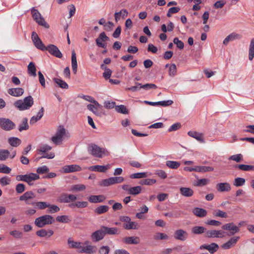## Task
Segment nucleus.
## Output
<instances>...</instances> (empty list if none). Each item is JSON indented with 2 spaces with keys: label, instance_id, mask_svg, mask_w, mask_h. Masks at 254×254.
I'll use <instances>...</instances> for the list:
<instances>
[{
  "label": "nucleus",
  "instance_id": "5",
  "mask_svg": "<svg viewBox=\"0 0 254 254\" xmlns=\"http://www.w3.org/2000/svg\"><path fill=\"white\" fill-rule=\"evenodd\" d=\"M33 98L30 95L23 100H18L14 103V106L20 111L29 109L33 105Z\"/></svg>",
  "mask_w": 254,
  "mask_h": 254
},
{
  "label": "nucleus",
  "instance_id": "32",
  "mask_svg": "<svg viewBox=\"0 0 254 254\" xmlns=\"http://www.w3.org/2000/svg\"><path fill=\"white\" fill-rule=\"evenodd\" d=\"M104 235L108 234V235H114L118 233V229L116 227H108L106 226H102L101 227Z\"/></svg>",
  "mask_w": 254,
  "mask_h": 254
},
{
  "label": "nucleus",
  "instance_id": "6",
  "mask_svg": "<svg viewBox=\"0 0 254 254\" xmlns=\"http://www.w3.org/2000/svg\"><path fill=\"white\" fill-rule=\"evenodd\" d=\"M55 219L50 215H44L37 218L34 221L35 225L39 228H42L47 225L52 224L55 222Z\"/></svg>",
  "mask_w": 254,
  "mask_h": 254
},
{
  "label": "nucleus",
  "instance_id": "4",
  "mask_svg": "<svg viewBox=\"0 0 254 254\" xmlns=\"http://www.w3.org/2000/svg\"><path fill=\"white\" fill-rule=\"evenodd\" d=\"M88 151L90 154L98 158H102L110 154L109 151L107 149L100 147L95 144H91L88 146Z\"/></svg>",
  "mask_w": 254,
  "mask_h": 254
},
{
  "label": "nucleus",
  "instance_id": "63",
  "mask_svg": "<svg viewBox=\"0 0 254 254\" xmlns=\"http://www.w3.org/2000/svg\"><path fill=\"white\" fill-rule=\"evenodd\" d=\"M173 42L179 49H183L184 48V43L182 41L180 40L178 38H175L173 40Z\"/></svg>",
  "mask_w": 254,
  "mask_h": 254
},
{
  "label": "nucleus",
  "instance_id": "7",
  "mask_svg": "<svg viewBox=\"0 0 254 254\" xmlns=\"http://www.w3.org/2000/svg\"><path fill=\"white\" fill-rule=\"evenodd\" d=\"M39 179L38 174L30 173L25 175H19L16 176V180L17 181H24L31 186L33 185L32 182Z\"/></svg>",
  "mask_w": 254,
  "mask_h": 254
},
{
  "label": "nucleus",
  "instance_id": "46",
  "mask_svg": "<svg viewBox=\"0 0 254 254\" xmlns=\"http://www.w3.org/2000/svg\"><path fill=\"white\" fill-rule=\"evenodd\" d=\"M135 84L139 86L140 88H143L145 90H148L151 89H155L157 88V86L153 83H147L144 85L138 82H135Z\"/></svg>",
  "mask_w": 254,
  "mask_h": 254
},
{
  "label": "nucleus",
  "instance_id": "21",
  "mask_svg": "<svg viewBox=\"0 0 254 254\" xmlns=\"http://www.w3.org/2000/svg\"><path fill=\"white\" fill-rule=\"evenodd\" d=\"M104 236V232L102 228H101L100 230H97L92 234L91 238L93 242H97L102 240Z\"/></svg>",
  "mask_w": 254,
  "mask_h": 254
},
{
  "label": "nucleus",
  "instance_id": "13",
  "mask_svg": "<svg viewBox=\"0 0 254 254\" xmlns=\"http://www.w3.org/2000/svg\"><path fill=\"white\" fill-rule=\"evenodd\" d=\"M31 38L35 46L37 49L42 51L46 50V46L43 43L42 41L39 38L37 34L35 32H32Z\"/></svg>",
  "mask_w": 254,
  "mask_h": 254
},
{
  "label": "nucleus",
  "instance_id": "61",
  "mask_svg": "<svg viewBox=\"0 0 254 254\" xmlns=\"http://www.w3.org/2000/svg\"><path fill=\"white\" fill-rule=\"evenodd\" d=\"M10 182L11 180L7 176H5L0 178V184L2 186L8 185L10 184Z\"/></svg>",
  "mask_w": 254,
  "mask_h": 254
},
{
  "label": "nucleus",
  "instance_id": "54",
  "mask_svg": "<svg viewBox=\"0 0 254 254\" xmlns=\"http://www.w3.org/2000/svg\"><path fill=\"white\" fill-rule=\"evenodd\" d=\"M246 180L244 178L238 177L235 179L233 184L236 187H241L245 185Z\"/></svg>",
  "mask_w": 254,
  "mask_h": 254
},
{
  "label": "nucleus",
  "instance_id": "41",
  "mask_svg": "<svg viewBox=\"0 0 254 254\" xmlns=\"http://www.w3.org/2000/svg\"><path fill=\"white\" fill-rule=\"evenodd\" d=\"M151 175V173L147 172H140L132 174L130 175L129 177L131 179H141L146 178Z\"/></svg>",
  "mask_w": 254,
  "mask_h": 254
},
{
  "label": "nucleus",
  "instance_id": "15",
  "mask_svg": "<svg viewBox=\"0 0 254 254\" xmlns=\"http://www.w3.org/2000/svg\"><path fill=\"white\" fill-rule=\"evenodd\" d=\"M109 40V37L106 36L105 33L103 32L101 33L98 37L96 39V43L98 47L102 48H106L107 43L105 42Z\"/></svg>",
  "mask_w": 254,
  "mask_h": 254
},
{
  "label": "nucleus",
  "instance_id": "10",
  "mask_svg": "<svg viewBox=\"0 0 254 254\" xmlns=\"http://www.w3.org/2000/svg\"><path fill=\"white\" fill-rule=\"evenodd\" d=\"M124 181V178L122 177H112L108 179L103 180L101 182L102 186L108 187L115 184L122 183Z\"/></svg>",
  "mask_w": 254,
  "mask_h": 254
},
{
  "label": "nucleus",
  "instance_id": "47",
  "mask_svg": "<svg viewBox=\"0 0 254 254\" xmlns=\"http://www.w3.org/2000/svg\"><path fill=\"white\" fill-rule=\"evenodd\" d=\"M78 97H80V98L84 99L85 100L87 101L90 103H93L94 105H95L97 106H99V107L100 106V105L98 103V102L97 101H96L94 98H93L92 97H91L90 96L82 95H79Z\"/></svg>",
  "mask_w": 254,
  "mask_h": 254
},
{
  "label": "nucleus",
  "instance_id": "53",
  "mask_svg": "<svg viewBox=\"0 0 254 254\" xmlns=\"http://www.w3.org/2000/svg\"><path fill=\"white\" fill-rule=\"evenodd\" d=\"M229 160L234 161L237 163L243 161V155L240 153L233 155L229 157Z\"/></svg>",
  "mask_w": 254,
  "mask_h": 254
},
{
  "label": "nucleus",
  "instance_id": "50",
  "mask_svg": "<svg viewBox=\"0 0 254 254\" xmlns=\"http://www.w3.org/2000/svg\"><path fill=\"white\" fill-rule=\"evenodd\" d=\"M138 224L136 222L131 221V220L127 223L124 224V228L127 230L137 229Z\"/></svg>",
  "mask_w": 254,
  "mask_h": 254
},
{
  "label": "nucleus",
  "instance_id": "56",
  "mask_svg": "<svg viewBox=\"0 0 254 254\" xmlns=\"http://www.w3.org/2000/svg\"><path fill=\"white\" fill-rule=\"evenodd\" d=\"M213 214L216 217H219L221 218H227V214L226 212L223 211L220 209L215 210L213 211Z\"/></svg>",
  "mask_w": 254,
  "mask_h": 254
},
{
  "label": "nucleus",
  "instance_id": "34",
  "mask_svg": "<svg viewBox=\"0 0 254 254\" xmlns=\"http://www.w3.org/2000/svg\"><path fill=\"white\" fill-rule=\"evenodd\" d=\"M71 66L73 72L74 73H76L77 70V63L76 54L74 50H73L71 53Z\"/></svg>",
  "mask_w": 254,
  "mask_h": 254
},
{
  "label": "nucleus",
  "instance_id": "52",
  "mask_svg": "<svg viewBox=\"0 0 254 254\" xmlns=\"http://www.w3.org/2000/svg\"><path fill=\"white\" fill-rule=\"evenodd\" d=\"M48 208L47 212L49 213H57L60 210V208L58 206L54 204H50L49 203Z\"/></svg>",
  "mask_w": 254,
  "mask_h": 254
},
{
  "label": "nucleus",
  "instance_id": "29",
  "mask_svg": "<svg viewBox=\"0 0 254 254\" xmlns=\"http://www.w3.org/2000/svg\"><path fill=\"white\" fill-rule=\"evenodd\" d=\"M123 242L126 244H137L139 243V238L134 236L125 237Z\"/></svg>",
  "mask_w": 254,
  "mask_h": 254
},
{
  "label": "nucleus",
  "instance_id": "44",
  "mask_svg": "<svg viewBox=\"0 0 254 254\" xmlns=\"http://www.w3.org/2000/svg\"><path fill=\"white\" fill-rule=\"evenodd\" d=\"M254 58V38H253L250 42L249 49V59L252 61Z\"/></svg>",
  "mask_w": 254,
  "mask_h": 254
},
{
  "label": "nucleus",
  "instance_id": "42",
  "mask_svg": "<svg viewBox=\"0 0 254 254\" xmlns=\"http://www.w3.org/2000/svg\"><path fill=\"white\" fill-rule=\"evenodd\" d=\"M28 73L31 76H36V68L33 62H30L27 66Z\"/></svg>",
  "mask_w": 254,
  "mask_h": 254
},
{
  "label": "nucleus",
  "instance_id": "33",
  "mask_svg": "<svg viewBox=\"0 0 254 254\" xmlns=\"http://www.w3.org/2000/svg\"><path fill=\"white\" fill-rule=\"evenodd\" d=\"M234 168L243 171H251L254 170V166L249 165L236 164L234 166Z\"/></svg>",
  "mask_w": 254,
  "mask_h": 254
},
{
  "label": "nucleus",
  "instance_id": "62",
  "mask_svg": "<svg viewBox=\"0 0 254 254\" xmlns=\"http://www.w3.org/2000/svg\"><path fill=\"white\" fill-rule=\"evenodd\" d=\"M11 171V169L4 164H0V173L9 174Z\"/></svg>",
  "mask_w": 254,
  "mask_h": 254
},
{
  "label": "nucleus",
  "instance_id": "39",
  "mask_svg": "<svg viewBox=\"0 0 254 254\" xmlns=\"http://www.w3.org/2000/svg\"><path fill=\"white\" fill-rule=\"evenodd\" d=\"M29 128V125L28 124V119L26 118H24L22 119L21 123L18 127V130L20 132L27 130Z\"/></svg>",
  "mask_w": 254,
  "mask_h": 254
},
{
  "label": "nucleus",
  "instance_id": "18",
  "mask_svg": "<svg viewBox=\"0 0 254 254\" xmlns=\"http://www.w3.org/2000/svg\"><path fill=\"white\" fill-rule=\"evenodd\" d=\"M188 237V233L183 229L177 230L174 233V238L177 240L185 241L187 239Z\"/></svg>",
  "mask_w": 254,
  "mask_h": 254
},
{
  "label": "nucleus",
  "instance_id": "14",
  "mask_svg": "<svg viewBox=\"0 0 254 254\" xmlns=\"http://www.w3.org/2000/svg\"><path fill=\"white\" fill-rule=\"evenodd\" d=\"M45 51H48L51 55L57 58H62L63 57V54L59 48L54 45L50 44L46 47Z\"/></svg>",
  "mask_w": 254,
  "mask_h": 254
},
{
  "label": "nucleus",
  "instance_id": "23",
  "mask_svg": "<svg viewBox=\"0 0 254 254\" xmlns=\"http://www.w3.org/2000/svg\"><path fill=\"white\" fill-rule=\"evenodd\" d=\"M8 93L11 96L14 97H19L24 93V90L22 88H10L8 90Z\"/></svg>",
  "mask_w": 254,
  "mask_h": 254
},
{
  "label": "nucleus",
  "instance_id": "60",
  "mask_svg": "<svg viewBox=\"0 0 254 254\" xmlns=\"http://www.w3.org/2000/svg\"><path fill=\"white\" fill-rule=\"evenodd\" d=\"M168 238L169 237L167 234L162 233H157L154 236V239L156 240H167Z\"/></svg>",
  "mask_w": 254,
  "mask_h": 254
},
{
  "label": "nucleus",
  "instance_id": "58",
  "mask_svg": "<svg viewBox=\"0 0 254 254\" xmlns=\"http://www.w3.org/2000/svg\"><path fill=\"white\" fill-rule=\"evenodd\" d=\"M56 220L58 222L67 223H68L70 220L67 215L58 216L56 217Z\"/></svg>",
  "mask_w": 254,
  "mask_h": 254
},
{
  "label": "nucleus",
  "instance_id": "59",
  "mask_svg": "<svg viewBox=\"0 0 254 254\" xmlns=\"http://www.w3.org/2000/svg\"><path fill=\"white\" fill-rule=\"evenodd\" d=\"M156 182V180L152 179H146L141 180L139 184L141 185H152Z\"/></svg>",
  "mask_w": 254,
  "mask_h": 254
},
{
  "label": "nucleus",
  "instance_id": "24",
  "mask_svg": "<svg viewBox=\"0 0 254 254\" xmlns=\"http://www.w3.org/2000/svg\"><path fill=\"white\" fill-rule=\"evenodd\" d=\"M239 239V237H235L231 238L227 242L222 246V248L225 250L229 249L237 243Z\"/></svg>",
  "mask_w": 254,
  "mask_h": 254
},
{
  "label": "nucleus",
  "instance_id": "57",
  "mask_svg": "<svg viewBox=\"0 0 254 254\" xmlns=\"http://www.w3.org/2000/svg\"><path fill=\"white\" fill-rule=\"evenodd\" d=\"M219 248L218 245L214 243H212L210 245H208L207 251L209 252L210 254H213L216 252Z\"/></svg>",
  "mask_w": 254,
  "mask_h": 254
},
{
  "label": "nucleus",
  "instance_id": "26",
  "mask_svg": "<svg viewBox=\"0 0 254 254\" xmlns=\"http://www.w3.org/2000/svg\"><path fill=\"white\" fill-rule=\"evenodd\" d=\"M88 200L91 203H99L103 202L106 197L103 195H91L88 198Z\"/></svg>",
  "mask_w": 254,
  "mask_h": 254
},
{
  "label": "nucleus",
  "instance_id": "1",
  "mask_svg": "<svg viewBox=\"0 0 254 254\" xmlns=\"http://www.w3.org/2000/svg\"><path fill=\"white\" fill-rule=\"evenodd\" d=\"M67 243L70 248L77 249L79 253L92 254L96 251V247L92 245L89 241L80 242L74 241L71 238H69Z\"/></svg>",
  "mask_w": 254,
  "mask_h": 254
},
{
  "label": "nucleus",
  "instance_id": "8",
  "mask_svg": "<svg viewBox=\"0 0 254 254\" xmlns=\"http://www.w3.org/2000/svg\"><path fill=\"white\" fill-rule=\"evenodd\" d=\"M52 147L47 144H42L39 146L38 151L39 153L42 154V156L41 158L53 159L55 157V153L54 152L47 153L48 151L51 150Z\"/></svg>",
  "mask_w": 254,
  "mask_h": 254
},
{
  "label": "nucleus",
  "instance_id": "31",
  "mask_svg": "<svg viewBox=\"0 0 254 254\" xmlns=\"http://www.w3.org/2000/svg\"><path fill=\"white\" fill-rule=\"evenodd\" d=\"M180 191L182 195L186 197H190L193 194V190L190 188L181 187Z\"/></svg>",
  "mask_w": 254,
  "mask_h": 254
},
{
  "label": "nucleus",
  "instance_id": "12",
  "mask_svg": "<svg viewBox=\"0 0 254 254\" xmlns=\"http://www.w3.org/2000/svg\"><path fill=\"white\" fill-rule=\"evenodd\" d=\"M122 189L124 190L127 191L128 194L136 195L139 194L142 190L141 186H135L130 187L128 185H124L122 186Z\"/></svg>",
  "mask_w": 254,
  "mask_h": 254
},
{
  "label": "nucleus",
  "instance_id": "36",
  "mask_svg": "<svg viewBox=\"0 0 254 254\" xmlns=\"http://www.w3.org/2000/svg\"><path fill=\"white\" fill-rule=\"evenodd\" d=\"M193 214L199 217H203L207 215V211L201 208L195 207L193 209Z\"/></svg>",
  "mask_w": 254,
  "mask_h": 254
},
{
  "label": "nucleus",
  "instance_id": "64",
  "mask_svg": "<svg viewBox=\"0 0 254 254\" xmlns=\"http://www.w3.org/2000/svg\"><path fill=\"white\" fill-rule=\"evenodd\" d=\"M25 190V186L23 184L19 183L16 185L15 190L17 193H21L24 191Z\"/></svg>",
  "mask_w": 254,
  "mask_h": 254
},
{
  "label": "nucleus",
  "instance_id": "16",
  "mask_svg": "<svg viewBox=\"0 0 254 254\" xmlns=\"http://www.w3.org/2000/svg\"><path fill=\"white\" fill-rule=\"evenodd\" d=\"M82 170V168L78 165L72 164L65 165L62 167V171L64 173H70L75 172H79Z\"/></svg>",
  "mask_w": 254,
  "mask_h": 254
},
{
  "label": "nucleus",
  "instance_id": "2",
  "mask_svg": "<svg viewBox=\"0 0 254 254\" xmlns=\"http://www.w3.org/2000/svg\"><path fill=\"white\" fill-rule=\"evenodd\" d=\"M36 194L33 191H28L19 197V200L20 201H24L26 204L33 205L36 208L41 210L48 208V206H49L48 202L44 201L35 202L31 201V200L34 198Z\"/></svg>",
  "mask_w": 254,
  "mask_h": 254
},
{
  "label": "nucleus",
  "instance_id": "20",
  "mask_svg": "<svg viewBox=\"0 0 254 254\" xmlns=\"http://www.w3.org/2000/svg\"><path fill=\"white\" fill-rule=\"evenodd\" d=\"M143 103L151 106H161L163 107H167L172 105L173 103L171 100H168L167 101H161L158 102H151L148 101H144Z\"/></svg>",
  "mask_w": 254,
  "mask_h": 254
},
{
  "label": "nucleus",
  "instance_id": "22",
  "mask_svg": "<svg viewBox=\"0 0 254 254\" xmlns=\"http://www.w3.org/2000/svg\"><path fill=\"white\" fill-rule=\"evenodd\" d=\"M77 197L75 195L71 194H64L60 197V201L62 203H69L73 202L76 200Z\"/></svg>",
  "mask_w": 254,
  "mask_h": 254
},
{
  "label": "nucleus",
  "instance_id": "37",
  "mask_svg": "<svg viewBox=\"0 0 254 254\" xmlns=\"http://www.w3.org/2000/svg\"><path fill=\"white\" fill-rule=\"evenodd\" d=\"M109 168V165L107 166H101V165H95L92 166L89 168L92 171H97L99 172H105Z\"/></svg>",
  "mask_w": 254,
  "mask_h": 254
},
{
  "label": "nucleus",
  "instance_id": "38",
  "mask_svg": "<svg viewBox=\"0 0 254 254\" xmlns=\"http://www.w3.org/2000/svg\"><path fill=\"white\" fill-rule=\"evenodd\" d=\"M196 172L199 173H205L211 172L214 170V168L210 166H195Z\"/></svg>",
  "mask_w": 254,
  "mask_h": 254
},
{
  "label": "nucleus",
  "instance_id": "25",
  "mask_svg": "<svg viewBox=\"0 0 254 254\" xmlns=\"http://www.w3.org/2000/svg\"><path fill=\"white\" fill-rule=\"evenodd\" d=\"M241 36L238 34L233 32L227 36L223 40V44L227 45L230 42L233 41L236 39H240Z\"/></svg>",
  "mask_w": 254,
  "mask_h": 254
},
{
  "label": "nucleus",
  "instance_id": "48",
  "mask_svg": "<svg viewBox=\"0 0 254 254\" xmlns=\"http://www.w3.org/2000/svg\"><path fill=\"white\" fill-rule=\"evenodd\" d=\"M180 163L179 162L175 161H167L166 165L169 168L173 169H176L180 166Z\"/></svg>",
  "mask_w": 254,
  "mask_h": 254
},
{
  "label": "nucleus",
  "instance_id": "35",
  "mask_svg": "<svg viewBox=\"0 0 254 254\" xmlns=\"http://www.w3.org/2000/svg\"><path fill=\"white\" fill-rule=\"evenodd\" d=\"M8 143L12 147H18L21 143V140L16 137H10L8 139Z\"/></svg>",
  "mask_w": 254,
  "mask_h": 254
},
{
  "label": "nucleus",
  "instance_id": "45",
  "mask_svg": "<svg viewBox=\"0 0 254 254\" xmlns=\"http://www.w3.org/2000/svg\"><path fill=\"white\" fill-rule=\"evenodd\" d=\"M53 81L62 89H67L68 84L64 80L59 78H54Z\"/></svg>",
  "mask_w": 254,
  "mask_h": 254
},
{
  "label": "nucleus",
  "instance_id": "27",
  "mask_svg": "<svg viewBox=\"0 0 254 254\" xmlns=\"http://www.w3.org/2000/svg\"><path fill=\"white\" fill-rule=\"evenodd\" d=\"M217 189L221 192L229 191L231 190V186L228 183H220L217 185Z\"/></svg>",
  "mask_w": 254,
  "mask_h": 254
},
{
  "label": "nucleus",
  "instance_id": "11",
  "mask_svg": "<svg viewBox=\"0 0 254 254\" xmlns=\"http://www.w3.org/2000/svg\"><path fill=\"white\" fill-rule=\"evenodd\" d=\"M15 124L9 119L0 118V127L5 130H10L15 127Z\"/></svg>",
  "mask_w": 254,
  "mask_h": 254
},
{
  "label": "nucleus",
  "instance_id": "40",
  "mask_svg": "<svg viewBox=\"0 0 254 254\" xmlns=\"http://www.w3.org/2000/svg\"><path fill=\"white\" fill-rule=\"evenodd\" d=\"M188 135L190 136V137H192L195 139H196L197 140L203 142V138L202 137V135L201 133H200L199 132H197L196 131H189L188 133Z\"/></svg>",
  "mask_w": 254,
  "mask_h": 254
},
{
  "label": "nucleus",
  "instance_id": "30",
  "mask_svg": "<svg viewBox=\"0 0 254 254\" xmlns=\"http://www.w3.org/2000/svg\"><path fill=\"white\" fill-rule=\"evenodd\" d=\"M54 234V231L52 230L47 231L45 229H41L36 232V235L40 237H50Z\"/></svg>",
  "mask_w": 254,
  "mask_h": 254
},
{
  "label": "nucleus",
  "instance_id": "9",
  "mask_svg": "<svg viewBox=\"0 0 254 254\" xmlns=\"http://www.w3.org/2000/svg\"><path fill=\"white\" fill-rule=\"evenodd\" d=\"M31 11L33 18L39 25L46 28L49 27V24L45 21L44 18L37 9L32 7Z\"/></svg>",
  "mask_w": 254,
  "mask_h": 254
},
{
  "label": "nucleus",
  "instance_id": "28",
  "mask_svg": "<svg viewBox=\"0 0 254 254\" xmlns=\"http://www.w3.org/2000/svg\"><path fill=\"white\" fill-rule=\"evenodd\" d=\"M207 230L206 229L203 227L200 226H194L191 229V232L195 235H200L203 233H205V236L206 237V232Z\"/></svg>",
  "mask_w": 254,
  "mask_h": 254
},
{
  "label": "nucleus",
  "instance_id": "51",
  "mask_svg": "<svg viewBox=\"0 0 254 254\" xmlns=\"http://www.w3.org/2000/svg\"><path fill=\"white\" fill-rule=\"evenodd\" d=\"M10 156V152L5 149H0V160L4 161Z\"/></svg>",
  "mask_w": 254,
  "mask_h": 254
},
{
  "label": "nucleus",
  "instance_id": "43",
  "mask_svg": "<svg viewBox=\"0 0 254 254\" xmlns=\"http://www.w3.org/2000/svg\"><path fill=\"white\" fill-rule=\"evenodd\" d=\"M86 189V187L83 184H76L72 185L69 189V191L73 192H77L84 190Z\"/></svg>",
  "mask_w": 254,
  "mask_h": 254
},
{
  "label": "nucleus",
  "instance_id": "17",
  "mask_svg": "<svg viewBox=\"0 0 254 254\" xmlns=\"http://www.w3.org/2000/svg\"><path fill=\"white\" fill-rule=\"evenodd\" d=\"M224 232L222 230H207L206 232V237L208 238H223L224 235Z\"/></svg>",
  "mask_w": 254,
  "mask_h": 254
},
{
  "label": "nucleus",
  "instance_id": "19",
  "mask_svg": "<svg viewBox=\"0 0 254 254\" xmlns=\"http://www.w3.org/2000/svg\"><path fill=\"white\" fill-rule=\"evenodd\" d=\"M222 228L224 230H228L231 231V234L234 235L239 232L240 229L239 227L235 225L233 223H228L223 225Z\"/></svg>",
  "mask_w": 254,
  "mask_h": 254
},
{
  "label": "nucleus",
  "instance_id": "49",
  "mask_svg": "<svg viewBox=\"0 0 254 254\" xmlns=\"http://www.w3.org/2000/svg\"><path fill=\"white\" fill-rule=\"evenodd\" d=\"M109 208L107 205H101L95 209V212L97 214H101L107 212Z\"/></svg>",
  "mask_w": 254,
  "mask_h": 254
},
{
  "label": "nucleus",
  "instance_id": "55",
  "mask_svg": "<svg viewBox=\"0 0 254 254\" xmlns=\"http://www.w3.org/2000/svg\"><path fill=\"white\" fill-rule=\"evenodd\" d=\"M116 111L120 113L127 114L128 113V111L126 106L123 105H118L115 106Z\"/></svg>",
  "mask_w": 254,
  "mask_h": 254
},
{
  "label": "nucleus",
  "instance_id": "3",
  "mask_svg": "<svg viewBox=\"0 0 254 254\" xmlns=\"http://www.w3.org/2000/svg\"><path fill=\"white\" fill-rule=\"evenodd\" d=\"M70 136L68 131L65 129L64 126L61 125L58 127L55 134L52 137L51 140L56 145H60L64 138H68Z\"/></svg>",
  "mask_w": 254,
  "mask_h": 254
}]
</instances>
